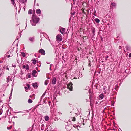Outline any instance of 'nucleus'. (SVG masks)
Here are the masks:
<instances>
[{"instance_id":"obj_15","label":"nucleus","mask_w":131,"mask_h":131,"mask_svg":"<svg viewBox=\"0 0 131 131\" xmlns=\"http://www.w3.org/2000/svg\"><path fill=\"white\" fill-rule=\"evenodd\" d=\"M27 0H19V2L23 3H24Z\"/></svg>"},{"instance_id":"obj_4","label":"nucleus","mask_w":131,"mask_h":131,"mask_svg":"<svg viewBox=\"0 0 131 131\" xmlns=\"http://www.w3.org/2000/svg\"><path fill=\"white\" fill-rule=\"evenodd\" d=\"M60 32L61 33L63 34H64L66 32V29L65 28H63L62 27L60 28Z\"/></svg>"},{"instance_id":"obj_8","label":"nucleus","mask_w":131,"mask_h":131,"mask_svg":"<svg viewBox=\"0 0 131 131\" xmlns=\"http://www.w3.org/2000/svg\"><path fill=\"white\" fill-rule=\"evenodd\" d=\"M37 73L36 71L35 70H34L33 71L32 73V75L34 76H35V74H36Z\"/></svg>"},{"instance_id":"obj_62","label":"nucleus","mask_w":131,"mask_h":131,"mask_svg":"<svg viewBox=\"0 0 131 131\" xmlns=\"http://www.w3.org/2000/svg\"><path fill=\"white\" fill-rule=\"evenodd\" d=\"M38 72H39V71H40L38 70Z\"/></svg>"},{"instance_id":"obj_44","label":"nucleus","mask_w":131,"mask_h":131,"mask_svg":"<svg viewBox=\"0 0 131 131\" xmlns=\"http://www.w3.org/2000/svg\"><path fill=\"white\" fill-rule=\"evenodd\" d=\"M10 57V55H8L7 56V57L8 58H9V57Z\"/></svg>"},{"instance_id":"obj_16","label":"nucleus","mask_w":131,"mask_h":131,"mask_svg":"<svg viewBox=\"0 0 131 131\" xmlns=\"http://www.w3.org/2000/svg\"><path fill=\"white\" fill-rule=\"evenodd\" d=\"M95 20L96 23H99L100 21L99 19L97 18H96L95 19Z\"/></svg>"},{"instance_id":"obj_11","label":"nucleus","mask_w":131,"mask_h":131,"mask_svg":"<svg viewBox=\"0 0 131 131\" xmlns=\"http://www.w3.org/2000/svg\"><path fill=\"white\" fill-rule=\"evenodd\" d=\"M99 97L101 99H102L104 97V95L103 93H102L99 95Z\"/></svg>"},{"instance_id":"obj_13","label":"nucleus","mask_w":131,"mask_h":131,"mask_svg":"<svg viewBox=\"0 0 131 131\" xmlns=\"http://www.w3.org/2000/svg\"><path fill=\"white\" fill-rule=\"evenodd\" d=\"M127 50L128 51H130L131 50V47L129 46H126Z\"/></svg>"},{"instance_id":"obj_25","label":"nucleus","mask_w":131,"mask_h":131,"mask_svg":"<svg viewBox=\"0 0 131 131\" xmlns=\"http://www.w3.org/2000/svg\"><path fill=\"white\" fill-rule=\"evenodd\" d=\"M71 118L72 121H75V117H71Z\"/></svg>"},{"instance_id":"obj_6","label":"nucleus","mask_w":131,"mask_h":131,"mask_svg":"<svg viewBox=\"0 0 131 131\" xmlns=\"http://www.w3.org/2000/svg\"><path fill=\"white\" fill-rule=\"evenodd\" d=\"M56 79L55 77H54L52 80V83L53 84H55L56 83Z\"/></svg>"},{"instance_id":"obj_26","label":"nucleus","mask_w":131,"mask_h":131,"mask_svg":"<svg viewBox=\"0 0 131 131\" xmlns=\"http://www.w3.org/2000/svg\"><path fill=\"white\" fill-rule=\"evenodd\" d=\"M90 106H92L93 105V102L92 100H90Z\"/></svg>"},{"instance_id":"obj_56","label":"nucleus","mask_w":131,"mask_h":131,"mask_svg":"<svg viewBox=\"0 0 131 131\" xmlns=\"http://www.w3.org/2000/svg\"><path fill=\"white\" fill-rule=\"evenodd\" d=\"M7 69H8V70H9V68H7Z\"/></svg>"},{"instance_id":"obj_55","label":"nucleus","mask_w":131,"mask_h":131,"mask_svg":"<svg viewBox=\"0 0 131 131\" xmlns=\"http://www.w3.org/2000/svg\"><path fill=\"white\" fill-rule=\"evenodd\" d=\"M48 102L49 103H51V102L50 101H48Z\"/></svg>"},{"instance_id":"obj_5","label":"nucleus","mask_w":131,"mask_h":131,"mask_svg":"<svg viewBox=\"0 0 131 131\" xmlns=\"http://www.w3.org/2000/svg\"><path fill=\"white\" fill-rule=\"evenodd\" d=\"M39 52L41 54H42L45 55V51L43 49H41L39 50Z\"/></svg>"},{"instance_id":"obj_58","label":"nucleus","mask_w":131,"mask_h":131,"mask_svg":"<svg viewBox=\"0 0 131 131\" xmlns=\"http://www.w3.org/2000/svg\"><path fill=\"white\" fill-rule=\"evenodd\" d=\"M83 125H84V123H83Z\"/></svg>"},{"instance_id":"obj_60","label":"nucleus","mask_w":131,"mask_h":131,"mask_svg":"<svg viewBox=\"0 0 131 131\" xmlns=\"http://www.w3.org/2000/svg\"><path fill=\"white\" fill-rule=\"evenodd\" d=\"M72 14L73 15H74V13H72Z\"/></svg>"},{"instance_id":"obj_33","label":"nucleus","mask_w":131,"mask_h":131,"mask_svg":"<svg viewBox=\"0 0 131 131\" xmlns=\"http://www.w3.org/2000/svg\"><path fill=\"white\" fill-rule=\"evenodd\" d=\"M29 97L30 98H32L33 99H34L35 98V97H32V96H31V95H30Z\"/></svg>"},{"instance_id":"obj_17","label":"nucleus","mask_w":131,"mask_h":131,"mask_svg":"<svg viewBox=\"0 0 131 131\" xmlns=\"http://www.w3.org/2000/svg\"><path fill=\"white\" fill-rule=\"evenodd\" d=\"M32 61H33L32 63H33V64H35L36 62V59H33V60H32Z\"/></svg>"},{"instance_id":"obj_37","label":"nucleus","mask_w":131,"mask_h":131,"mask_svg":"<svg viewBox=\"0 0 131 131\" xmlns=\"http://www.w3.org/2000/svg\"><path fill=\"white\" fill-rule=\"evenodd\" d=\"M9 80L8 78H7V82H9Z\"/></svg>"},{"instance_id":"obj_14","label":"nucleus","mask_w":131,"mask_h":131,"mask_svg":"<svg viewBox=\"0 0 131 131\" xmlns=\"http://www.w3.org/2000/svg\"><path fill=\"white\" fill-rule=\"evenodd\" d=\"M32 100L30 99H29L28 101V103H32Z\"/></svg>"},{"instance_id":"obj_45","label":"nucleus","mask_w":131,"mask_h":131,"mask_svg":"<svg viewBox=\"0 0 131 131\" xmlns=\"http://www.w3.org/2000/svg\"><path fill=\"white\" fill-rule=\"evenodd\" d=\"M101 41L102 42L103 41L102 38V37H101Z\"/></svg>"},{"instance_id":"obj_19","label":"nucleus","mask_w":131,"mask_h":131,"mask_svg":"<svg viewBox=\"0 0 131 131\" xmlns=\"http://www.w3.org/2000/svg\"><path fill=\"white\" fill-rule=\"evenodd\" d=\"M25 68L27 70H29V67L28 64L26 65V66Z\"/></svg>"},{"instance_id":"obj_38","label":"nucleus","mask_w":131,"mask_h":131,"mask_svg":"<svg viewBox=\"0 0 131 131\" xmlns=\"http://www.w3.org/2000/svg\"><path fill=\"white\" fill-rule=\"evenodd\" d=\"M21 112V111H19V112H14V113H20V112Z\"/></svg>"},{"instance_id":"obj_51","label":"nucleus","mask_w":131,"mask_h":131,"mask_svg":"<svg viewBox=\"0 0 131 131\" xmlns=\"http://www.w3.org/2000/svg\"><path fill=\"white\" fill-rule=\"evenodd\" d=\"M95 17L94 16H93V18L94 19V18H95Z\"/></svg>"},{"instance_id":"obj_24","label":"nucleus","mask_w":131,"mask_h":131,"mask_svg":"<svg viewBox=\"0 0 131 131\" xmlns=\"http://www.w3.org/2000/svg\"><path fill=\"white\" fill-rule=\"evenodd\" d=\"M48 83V81L47 80L45 81L44 82V84L45 85H47Z\"/></svg>"},{"instance_id":"obj_59","label":"nucleus","mask_w":131,"mask_h":131,"mask_svg":"<svg viewBox=\"0 0 131 131\" xmlns=\"http://www.w3.org/2000/svg\"><path fill=\"white\" fill-rule=\"evenodd\" d=\"M12 94V92H11V93L10 94V95H11Z\"/></svg>"},{"instance_id":"obj_53","label":"nucleus","mask_w":131,"mask_h":131,"mask_svg":"<svg viewBox=\"0 0 131 131\" xmlns=\"http://www.w3.org/2000/svg\"><path fill=\"white\" fill-rule=\"evenodd\" d=\"M14 118L16 117V118H17V117H15V116H14Z\"/></svg>"},{"instance_id":"obj_35","label":"nucleus","mask_w":131,"mask_h":131,"mask_svg":"<svg viewBox=\"0 0 131 131\" xmlns=\"http://www.w3.org/2000/svg\"><path fill=\"white\" fill-rule=\"evenodd\" d=\"M25 67H26V66H25V65H24L22 66V68L23 69H24L25 68Z\"/></svg>"},{"instance_id":"obj_36","label":"nucleus","mask_w":131,"mask_h":131,"mask_svg":"<svg viewBox=\"0 0 131 131\" xmlns=\"http://www.w3.org/2000/svg\"><path fill=\"white\" fill-rule=\"evenodd\" d=\"M12 67H16V66L15 64H12Z\"/></svg>"},{"instance_id":"obj_9","label":"nucleus","mask_w":131,"mask_h":131,"mask_svg":"<svg viewBox=\"0 0 131 131\" xmlns=\"http://www.w3.org/2000/svg\"><path fill=\"white\" fill-rule=\"evenodd\" d=\"M44 119L46 121H47L49 120V118L48 116H45L44 117Z\"/></svg>"},{"instance_id":"obj_27","label":"nucleus","mask_w":131,"mask_h":131,"mask_svg":"<svg viewBox=\"0 0 131 131\" xmlns=\"http://www.w3.org/2000/svg\"><path fill=\"white\" fill-rule=\"evenodd\" d=\"M45 92L42 95V96H41V100H40V101H41V100L42 99V98L43 97L44 95H45Z\"/></svg>"},{"instance_id":"obj_28","label":"nucleus","mask_w":131,"mask_h":131,"mask_svg":"<svg viewBox=\"0 0 131 131\" xmlns=\"http://www.w3.org/2000/svg\"><path fill=\"white\" fill-rule=\"evenodd\" d=\"M21 54L22 56L24 57H25V53H24L23 52H22L21 53Z\"/></svg>"},{"instance_id":"obj_46","label":"nucleus","mask_w":131,"mask_h":131,"mask_svg":"<svg viewBox=\"0 0 131 131\" xmlns=\"http://www.w3.org/2000/svg\"><path fill=\"white\" fill-rule=\"evenodd\" d=\"M52 65H53L52 64H50V67H51V66Z\"/></svg>"},{"instance_id":"obj_61","label":"nucleus","mask_w":131,"mask_h":131,"mask_svg":"<svg viewBox=\"0 0 131 131\" xmlns=\"http://www.w3.org/2000/svg\"><path fill=\"white\" fill-rule=\"evenodd\" d=\"M46 63H47V64H49V63H48L47 62H46Z\"/></svg>"},{"instance_id":"obj_39","label":"nucleus","mask_w":131,"mask_h":131,"mask_svg":"<svg viewBox=\"0 0 131 131\" xmlns=\"http://www.w3.org/2000/svg\"><path fill=\"white\" fill-rule=\"evenodd\" d=\"M122 48V47H121V46H119V49H121Z\"/></svg>"},{"instance_id":"obj_52","label":"nucleus","mask_w":131,"mask_h":131,"mask_svg":"<svg viewBox=\"0 0 131 131\" xmlns=\"http://www.w3.org/2000/svg\"><path fill=\"white\" fill-rule=\"evenodd\" d=\"M49 106H50V105H51V104H50V103H49Z\"/></svg>"},{"instance_id":"obj_23","label":"nucleus","mask_w":131,"mask_h":131,"mask_svg":"<svg viewBox=\"0 0 131 131\" xmlns=\"http://www.w3.org/2000/svg\"><path fill=\"white\" fill-rule=\"evenodd\" d=\"M32 13V10L31 9H30L28 11V14H31Z\"/></svg>"},{"instance_id":"obj_40","label":"nucleus","mask_w":131,"mask_h":131,"mask_svg":"<svg viewBox=\"0 0 131 131\" xmlns=\"http://www.w3.org/2000/svg\"><path fill=\"white\" fill-rule=\"evenodd\" d=\"M108 56H107L106 57V60H107V58H108Z\"/></svg>"},{"instance_id":"obj_22","label":"nucleus","mask_w":131,"mask_h":131,"mask_svg":"<svg viewBox=\"0 0 131 131\" xmlns=\"http://www.w3.org/2000/svg\"><path fill=\"white\" fill-rule=\"evenodd\" d=\"M73 127H75V128H77L78 130H79V129L78 128V125H73Z\"/></svg>"},{"instance_id":"obj_12","label":"nucleus","mask_w":131,"mask_h":131,"mask_svg":"<svg viewBox=\"0 0 131 131\" xmlns=\"http://www.w3.org/2000/svg\"><path fill=\"white\" fill-rule=\"evenodd\" d=\"M36 12L37 14H40L41 13L40 10L39 9H38L36 10Z\"/></svg>"},{"instance_id":"obj_7","label":"nucleus","mask_w":131,"mask_h":131,"mask_svg":"<svg viewBox=\"0 0 131 131\" xmlns=\"http://www.w3.org/2000/svg\"><path fill=\"white\" fill-rule=\"evenodd\" d=\"M106 86H105L103 88V90H104V93L105 94H106L107 93V89L106 88Z\"/></svg>"},{"instance_id":"obj_64","label":"nucleus","mask_w":131,"mask_h":131,"mask_svg":"<svg viewBox=\"0 0 131 131\" xmlns=\"http://www.w3.org/2000/svg\"><path fill=\"white\" fill-rule=\"evenodd\" d=\"M110 89V88H109L108 89V90H109V89Z\"/></svg>"},{"instance_id":"obj_42","label":"nucleus","mask_w":131,"mask_h":131,"mask_svg":"<svg viewBox=\"0 0 131 131\" xmlns=\"http://www.w3.org/2000/svg\"><path fill=\"white\" fill-rule=\"evenodd\" d=\"M25 90H27L28 89V88L27 87H25Z\"/></svg>"},{"instance_id":"obj_2","label":"nucleus","mask_w":131,"mask_h":131,"mask_svg":"<svg viewBox=\"0 0 131 131\" xmlns=\"http://www.w3.org/2000/svg\"><path fill=\"white\" fill-rule=\"evenodd\" d=\"M56 40L58 42H59L62 41V39L61 34H58L56 36Z\"/></svg>"},{"instance_id":"obj_31","label":"nucleus","mask_w":131,"mask_h":131,"mask_svg":"<svg viewBox=\"0 0 131 131\" xmlns=\"http://www.w3.org/2000/svg\"><path fill=\"white\" fill-rule=\"evenodd\" d=\"M96 11H94L93 12V15L95 16H96Z\"/></svg>"},{"instance_id":"obj_63","label":"nucleus","mask_w":131,"mask_h":131,"mask_svg":"<svg viewBox=\"0 0 131 131\" xmlns=\"http://www.w3.org/2000/svg\"><path fill=\"white\" fill-rule=\"evenodd\" d=\"M10 96L9 97V99H10Z\"/></svg>"},{"instance_id":"obj_48","label":"nucleus","mask_w":131,"mask_h":131,"mask_svg":"<svg viewBox=\"0 0 131 131\" xmlns=\"http://www.w3.org/2000/svg\"><path fill=\"white\" fill-rule=\"evenodd\" d=\"M49 69L50 70H52V69H51V67H50Z\"/></svg>"},{"instance_id":"obj_47","label":"nucleus","mask_w":131,"mask_h":131,"mask_svg":"<svg viewBox=\"0 0 131 131\" xmlns=\"http://www.w3.org/2000/svg\"><path fill=\"white\" fill-rule=\"evenodd\" d=\"M88 66H90V63H89V64L88 65Z\"/></svg>"},{"instance_id":"obj_10","label":"nucleus","mask_w":131,"mask_h":131,"mask_svg":"<svg viewBox=\"0 0 131 131\" xmlns=\"http://www.w3.org/2000/svg\"><path fill=\"white\" fill-rule=\"evenodd\" d=\"M33 86L34 88H37L38 87V84L36 83H34L33 84Z\"/></svg>"},{"instance_id":"obj_1","label":"nucleus","mask_w":131,"mask_h":131,"mask_svg":"<svg viewBox=\"0 0 131 131\" xmlns=\"http://www.w3.org/2000/svg\"><path fill=\"white\" fill-rule=\"evenodd\" d=\"M39 20L40 19L39 18L33 16L32 19L30 20V21L32 26H35L36 25V24L39 21Z\"/></svg>"},{"instance_id":"obj_41","label":"nucleus","mask_w":131,"mask_h":131,"mask_svg":"<svg viewBox=\"0 0 131 131\" xmlns=\"http://www.w3.org/2000/svg\"><path fill=\"white\" fill-rule=\"evenodd\" d=\"M129 56L130 57H131V53L129 54Z\"/></svg>"},{"instance_id":"obj_20","label":"nucleus","mask_w":131,"mask_h":131,"mask_svg":"<svg viewBox=\"0 0 131 131\" xmlns=\"http://www.w3.org/2000/svg\"><path fill=\"white\" fill-rule=\"evenodd\" d=\"M111 5L113 6H115L116 5V4L114 2H112L111 3Z\"/></svg>"},{"instance_id":"obj_29","label":"nucleus","mask_w":131,"mask_h":131,"mask_svg":"<svg viewBox=\"0 0 131 131\" xmlns=\"http://www.w3.org/2000/svg\"><path fill=\"white\" fill-rule=\"evenodd\" d=\"M12 126H11L9 127H7V129L9 130V129H11V128H12Z\"/></svg>"},{"instance_id":"obj_54","label":"nucleus","mask_w":131,"mask_h":131,"mask_svg":"<svg viewBox=\"0 0 131 131\" xmlns=\"http://www.w3.org/2000/svg\"><path fill=\"white\" fill-rule=\"evenodd\" d=\"M14 85V84H13V83H12V85Z\"/></svg>"},{"instance_id":"obj_3","label":"nucleus","mask_w":131,"mask_h":131,"mask_svg":"<svg viewBox=\"0 0 131 131\" xmlns=\"http://www.w3.org/2000/svg\"><path fill=\"white\" fill-rule=\"evenodd\" d=\"M73 85L72 83L71 82H70L67 85V88L69 89L71 91H72L73 87L72 85Z\"/></svg>"},{"instance_id":"obj_49","label":"nucleus","mask_w":131,"mask_h":131,"mask_svg":"<svg viewBox=\"0 0 131 131\" xmlns=\"http://www.w3.org/2000/svg\"><path fill=\"white\" fill-rule=\"evenodd\" d=\"M28 77L29 78H30L31 77V75H29V76H28Z\"/></svg>"},{"instance_id":"obj_21","label":"nucleus","mask_w":131,"mask_h":131,"mask_svg":"<svg viewBox=\"0 0 131 131\" xmlns=\"http://www.w3.org/2000/svg\"><path fill=\"white\" fill-rule=\"evenodd\" d=\"M34 39V38L33 37H30L29 38V40L31 41H32Z\"/></svg>"},{"instance_id":"obj_30","label":"nucleus","mask_w":131,"mask_h":131,"mask_svg":"<svg viewBox=\"0 0 131 131\" xmlns=\"http://www.w3.org/2000/svg\"><path fill=\"white\" fill-rule=\"evenodd\" d=\"M11 2H12V4L13 5H14V3H15L14 1V0H11Z\"/></svg>"},{"instance_id":"obj_50","label":"nucleus","mask_w":131,"mask_h":131,"mask_svg":"<svg viewBox=\"0 0 131 131\" xmlns=\"http://www.w3.org/2000/svg\"><path fill=\"white\" fill-rule=\"evenodd\" d=\"M2 113L1 112H0V115H1Z\"/></svg>"},{"instance_id":"obj_32","label":"nucleus","mask_w":131,"mask_h":131,"mask_svg":"<svg viewBox=\"0 0 131 131\" xmlns=\"http://www.w3.org/2000/svg\"><path fill=\"white\" fill-rule=\"evenodd\" d=\"M27 87L29 89H30V85H29V84H27Z\"/></svg>"},{"instance_id":"obj_18","label":"nucleus","mask_w":131,"mask_h":131,"mask_svg":"<svg viewBox=\"0 0 131 131\" xmlns=\"http://www.w3.org/2000/svg\"><path fill=\"white\" fill-rule=\"evenodd\" d=\"M95 28H93L92 30V32L93 35H95Z\"/></svg>"},{"instance_id":"obj_43","label":"nucleus","mask_w":131,"mask_h":131,"mask_svg":"<svg viewBox=\"0 0 131 131\" xmlns=\"http://www.w3.org/2000/svg\"><path fill=\"white\" fill-rule=\"evenodd\" d=\"M59 114L60 115H61L62 114V113L60 112H59Z\"/></svg>"},{"instance_id":"obj_57","label":"nucleus","mask_w":131,"mask_h":131,"mask_svg":"<svg viewBox=\"0 0 131 131\" xmlns=\"http://www.w3.org/2000/svg\"><path fill=\"white\" fill-rule=\"evenodd\" d=\"M107 94H108V95L109 94V92H107Z\"/></svg>"},{"instance_id":"obj_34","label":"nucleus","mask_w":131,"mask_h":131,"mask_svg":"<svg viewBox=\"0 0 131 131\" xmlns=\"http://www.w3.org/2000/svg\"><path fill=\"white\" fill-rule=\"evenodd\" d=\"M18 35L19 36H18V38L17 39V40H18V39H19V37L20 38V37L21 35L20 34H19Z\"/></svg>"}]
</instances>
